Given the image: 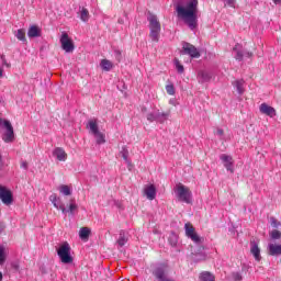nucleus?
<instances>
[{
    "label": "nucleus",
    "mask_w": 281,
    "mask_h": 281,
    "mask_svg": "<svg viewBox=\"0 0 281 281\" xmlns=\"http://www.w3.org/2000/svg\"><path fill=\"white\" fill-rule=\"evenodd\" d=\"M86 128L90 131V133L95 137L97 142H106V139L104 138V134H102V132H100V128L98 127L97 121L90 120L87 123Z\"/></svg>",
    "instance_id": "1a4fd4ad"
},
{
    "label": "nucleus",
    "mask_w": 281,
    "mask_h": 281,
    "mask_svg": "<svg viewBox=\"0 0 281 281\" xmlns=\"http://www.w3.org/2000/svg\"><path fill=\"white\" fill-rule=\"evenodd\" d=\"M175 245H177V241H175V243L172 244L173 247H175Z\"/></svg>",
    "instance_id": "4d7b16f0"
},
{
    "label": "nucleus",
    "mask_w": 281,
    "mask_h": 281,
    "mask_svg": "<svg viewBox=\"0 0 281 281\" xmlns=\"http://www.w3.org/2000/svg\"><path fill=\"white\" fill-rule=\"evenodd\" d=\"M161 281H175V280L166 278V279H162Z\"/></svg>",
    "instance_id": "5fc2aeb1"
},
{
    "label": "nucleus",
    "mask_w": 281,
    "mask_h": 281,
    "mask_svg": "<svg viewBox=\"0 0 281 281\" xmlns=\"http://www.w3.org/2000/svg\"><path fill=\"white\" fill-rule=\"evenodd\" d=\"M142 113H146V108H142Z\"/></svg>",
    "instance_id": "6e6d98bb"
},
{
    "label": "nucleus",
    "mask_w": 281,
    "mask_h": 281,
    "mask_svg": "<svg viewBox=\"0 0 281 281\" xmlns=\"http://www.w3.org/2000/svg\"><path fill=\"white\" fill-rule=\"evenodd\" d=\"M3 280V273L0 271V281Z\"/></svg>",
    "instance_id": "864d4df0"
},
{
    "label": "nucleus",
    "mask_w": 281,
    "mask_h": 281,
    "mask_svg": "<svg viewBox=\"0 0 281 281\" xmlns=\"http://www.w3.org/2000/svg\"><path fill=\"white\" fill-rule=\"evenodd\" d=\"M166 91L169 95H175V86L173 85H167Z\"/></svg>",
    "instance_id": "4c0bfd02"
},
{
    "label": "nucleus",
    "mask_w": 281,
    "mask_h": 281,
    "mask_svg": "<svg viewBox=\"0 0 281 281\" xmlns=\"http://www.w3.org/2000/svg\"><path fill=\"white\" fill-rule=\"evenodd\" d=\"M176 10L178 12V16L183 19L190 30H196V25L199 23L196 15L199 12V0H189L186 7L178 4Z\"/></svg>",
    "instance_id": "f257e3e1"
},
{
    "label": "nucleus",
    "mask_w": 281,
    "mask_h": 281,
    "mask_svg": "<svg viewBox=\"0 0 281 281\" xmlns=\"http://www.w3.org/2000/svg\"><path fill=\"white\" fill-rule=\"evenodd\" d=\"M0 78H3V69L0 68Z\"/></svg>",
    "instance_id": "603ef678"
},
{
    "label": "nucleus",
    "mask_w": 281,
    "mask_h": 281,
    "mask_svg": "<svg viewBox=\"0 0 281 281\" xmlns=\"http://www.w3.org/2000/svg\"><path fill=\"white\" fill-rule=\"evenodd\" d=\"M1 166H3V157L0 154V168H1Z\"/></svg>",
    "instance_id": "8fccbe9b"
},
{
    "label": "nucleus",
    "mask_w": 281,
    "mask_h": 281,
    "mask_svg": "<svg viewBox=\"0 0 281 281\" xmlns=\"http://www.w3.org/2000/svg\"><path fill=\"white\" fill-rule=\"evenodd\" d=\"M5 262V247L0 245V265Z\"/></svg>",
    "instance_id": "c9c22d12"
},
{
    "label": "nucleus",
    "mask_w": 281,
    "mask_h": 281,
    "mask_svg": "<svg viewBox=\"0 0 281 281\" xmlns=\"http://www.w3.org/2000/svg\"><path fill=\"white\" fill-rule=\"evenodd\" d=\"M0 128L4 130V133L2 135V139L4 142H14V127L12 126V123L9 120L0 119Z\"/></svg>",
    "instance_id": "39448f33"
},
{
    "label": "nucleus",
    "mask_w": 281,
    "mask_h": 281,
    "mask_svg": "<svg viewBox=\"0 0 281 281\" xmlns=\"http://www.w3.org/2000/svg\"><path fill=\"white\" fill-rule=\"evenodd\" d=\"M100 65L103 71H111V69H113V63H111L109 59H102Z\"/></svg>",
    "instance_id": "bb28decb"
},
{
    "label": "nucleus",
    "mask_w": 281,
    "mask_h": 281,
    "mask_svg": "<svg viewBox=\"0 0 281 281\" xmlns=\"http://www.w3.org/2000/svg\"><path fill=\"white\" fill-rule=\"evenodd\" d=\"M226 1L227 5H229V8H234L236 0H224Z\"/></svg>",
    "instance_id": "79ce46f5"
},
{
    "label": "nucleus",
    "mask_w": 281,
    "mask_h": 281,
    "mask_svg": "<svg viewBox=\"0 0 281 281\" xmlns=\"http://www.w3.org/2000/svg\"><path fill=\"white\" fill-rule=\"evenodd\" d=\"M244 56H246L247 58H251V56H254V53L244 50Z\"/></svg>",
    "instance_id": "37998d69"
},
{
    "label": "nucleus",
    "mask_w": 281,
    "mask_h": 281,
    "mask_svg": "<svg viewBox=\"0 0 281 281\" xmlns=\"http://www.w3.org/2000/svg\"><path fill=\"white\" fill-rule=\"evenodd\" d=\"M1 60H2V63H5V55H1Z\"/></svg>",
    "instance_id": "3c124183"
},
{
    "label": "nucleus",
    "mask_w": 281,
    "mask_h": 281,
    "mask_svg": "<svg viewBox=\"0 0 281 281\" xmlns=\"http://www.w3.org/2000/svg\"><path fill=\"white\" fill-rule=\"evenodd\" d=\"M273 3H276V5H281V0H273Z\"/></svg>",
    "instance_id": "09e8293b"
},
{
    "label": "nucleus",
    "mask_w": 281,
    "mask_h": 281,
    "mask_svg": "<svg viewBox=\"0 0 281 281\" xmlns=\"http://www.w3.org/2000/svg\"><path fill=\"white\" fill-rule=\"evenodd\" d=\"M0 200L4 205H12V202L14 201L12 198V191L3 186H0Z\"/></svg>",
    "instance_id": "9d476101"
},
{
    "label": "nucleus",
    "mask_w": 281,
    "mask_h": 281,
    "mask_svg": "<svg viewBox=\"0 0 281 281\" xmlns=\"http://www.w3.org/2000/svg\"><path fill=\"white\" fill-rule=\"evenodd\" d=\"M59 41H60L61 49H64L66 54H71L74 49H76V45H74V40H71V37H69V34H67L66 32L61 34Z\"/></svg>",
    "instance_id": "6e6552de"
},
{
    "label": "nucleus",
    "mask_w": 281,
    "mask_h": 281,
    "mask_svg": "<svg viewBox=\"0 0 281 281\" xmlns=\"http://www.w3.org/2000/svg\"><path fill=\"white\" fill-rule=\"evenodd\" d=\"M153 276L156 277V280H158V281L166 280V276H168L166 267L164 265H158L153 270Z\"/></svg>",
    "instance_id": "ddd939ff"
},
{
    "label": "nucleus",
    "mask_w": 281,
    "mask_h": 281,
    "mask_svg": "<svg viewBox=\"0 0 281 281\" xmlns=\"http://www.w3.org/2000/svg\"><path fill=\"white\" fill-rule=\"evenodd\" d=\"M2 65H3L4 67H8V68H11V67H12V65H10V64L8 63V60H5V59H4V61H2Z\"/></svg>",
    "instance_id": "49530a36"
},
{
    "label": "nucleus",
    "mask_w": 281,
    "mask_h": 281,
    "mask_svg": "<svg viewBox=\"0 0 281 281\" xmlns=\"http://www.w3.org/2000/svg\"><path fill=\"white\" fill-rule=\"evenodd\" d=\"M114 56H115L117 63H121V61H122V50L115 49V50H114Z\"/></svg>",
    "instance_id": "58836bf2"
},
{
    "label": "nucleus",
    "mask_w": 281,
    "mask_h": 281,
    "mask_svg": "<svg viewBox=\"0 0 281 281\" xmlns=\"http://www.w3.org/2000/svg\"><path fill=\"white\" fill-rule=\"evenodd\" d=\"M147 21L149 22V37L154 43H159V36L161 34V23L157 19V15L149 13Z\"/></svg>",
    "instance_id": "f03ea898"
},
{
    "label": "nucleus",
    "mask_w": 281,
    "mask_h": 281,
    "mask_svg": "<svg viewBox=\"0 0 281 281\" xmlns=\"http://www.w3.org/2000/svg\"><path fill=\"white\" fill-rule=\"evenodd\" d=\"M78 14L83 23H87V21H89V19L91 18V15L89 14V10L85 7H79Z\"/></svg>",
    "instance_id": "412c9836"
},
{
    "label": "nucleus",
    "mask_w": 281,
    "mask_h": 281,
    "mask_svg": "<svg viewBox=\"0 0 281 281\" xmlns=\"http://www.w3.org/2000/svg\"><path fill=\"white\" fill-rule=\"evenodd\" d=\"M144 192L149 201H155V196H157V188H155V184L147 186Z\"/></svg>",
    "instance_id": "f3484780"
},
{
    "label": "nucleus",
    "mask_w": 281,
    "mask_h": 281,
    "mask_svg": "<svg viewBox=\"0 0 281 281\" xmlns=\"http://www.w3.org/2000/svg\"><path fill=\"white\" fill-rule=\"evenodd\" d=\"M231 278L234 281H243V274L240 272H232Z\"/></svg>",
    "instance_id": "e433bc0d"
},
{
    "label": "nucleus",
    "mask_w": 281,
    "mask_h": 281,
    "mask_svg": "<svg viewBox=\"0 0 281 281\" xmlns=\"http://www.w3.org/2000/svg\"><path fill=\"white\" fill-rule=\"evenodd\" d=\"M223 130L222 128H217L216 131V135H218L220 137L223 136Z\"/></svg>",
    "instance_id": "de8ad7c7"
},
{
    "label": "nucleus",
    "mask_w": 281,
    "mask_h": 281,
    "mask_svg": "<svg viewBox=\"0 0 281 281\" xmlns=\"http://www.w3.org/2000/svg\"><path fill=\"white\" fill-rule=\"evenodd\" d=\"M91 235V229L89 227H82L79 231V237L81 240H89V236Z\"/></svg>",
    "instance_id": "393cba45"
},
{
    "label": "nucleus",
    "mask_w": 281,
    "mask_h": 281,
    "mask_svg": "<svg viewBox=\"0 0 281 281\" xmlns=\"http://www.w3.org/2000/svg\"><path fill=\"white\" fill-rule=\"evenodd\" d=\"M233 52H235V58L239 61L243 60V58H245V50L240 49L239 44H236L233 48Z\"/></svg>",
    "instance_id": "5701e85b"
},
{
    "label": "nucleus",
    "mask_w": 281,
    "mask_h": 281,
    "mask_svg": "<svg viewBox=\"0 0 281 281\" xmlns=\"http://www.w3.org/2000/svg\"><path fill=\"white\" fill-rule=\"evenodd\" d=\"M268 254L269 256H281V245L269 244Z\"/></svg>",
    "instance_id": "6ab92c4d"
},
{
    "label": "nucleus",
    "mask_w": 281,
    "mask_h": 281,
    "mask_svg": "<svg viewBox=\"0 0 281 281\" xmlns=\"http://www.w3.org/2000/svg\"><path fill=\"white\" fill-rule=\"evenodd\" d=\"M20 167H21L23 170H27V168H29L27 161L22 159V160L20 161Z\"/></svg>",
    "instance_id": "ea45409f"
},
{
    "label": "nucleus",
    "mask_w": 281,
    "mask_h": 281,
    "mask_svg": "<svg viewBox=\"0 0 281 281\" xmlns=\"http://www.w3.org/2000/svg\"><path fill=\"white\" fill-rule=\"evenodd\" d=\"M200 82H210L212 80V74L205 70H200L198 74Z\"/></svg>",
    "instance_id": "4be33fe9"
},
{
    "label": "nucleus",
    "mask_w": 281,
    "mask_h": 281,
    "mask_svg": "<svg viewBox=\"0 0 281 281\" xmlns=\"http://www.w3.org/2000/svg\"><path fill=\"white\" fill-rule=\"evenodd\" d=\"M59 192L64 194V196H71V189L67 184H61L59 187Z\"/></svg>",
    "instance_id": "7c9ffc66"
},
{
    "label": "nucleus",
    "mask_w": 281,
    "mask_h": 281,
    "mask_svg": "<svg viewBox=\"0 0 281 281\" xmlns=\"http://www.w3.org/2000/svg\"><path fill=\"white\" fill-rule=\"evenodd\" d=\"M27 36L29 38H38V36H41V27H38L37 25L30 26L27 31Z\"/></svg>",
    "instance_id": "aec40b11"
},
{
    "label": "nucleus",
    "mask_w": 281,
    "mask_h": 281,
    "mask_svg": "<svg viewBox=\"0 0 281 281\" xmlns=\"http://www.w3.org/2000/svg\"><path fill=\"white\" fill-rule=\"evenodd\" d=\"M205 258H207L205 252H199V254L194 255L193 260H194V262H203V260H205Z\"/></svg>",
    "instance_id": "2f4dec72"
},
{
    "label": "nucleus",
    "mask_w": 281,
    "mask_h": 281,
    "mask_svg": "<svg viewBox=\"0 0 281 281\" xmlns=\"http://www.w3.org/2000/svg\"><path fill=\"white\" fill-rule=\"evenodd\" d=\"M250 254L254 256L257 262H260V260H262V256H260V247H258V244L256 241L250 243Z\"/></svg>",
    "instance_id": "dca6fc26"
},
{
    "label": "nucleus",
    "mask_w": 281,
    "mask_h": 281,
    "mask_svg": "<svg viewBox=\"0 0 281 281\" xmlns=\"http://www.w3.org/2000/svg\"><path fill=\"white\" fill-rule=\"evenodd\" d=\"M270 238L272 240H280L281 238V232L278 231V229H273L271 233H270Z\"/></svg>",
    "instance_id": "473e14b6"
},
{
    "label": "nucleus",
    "mask_w": 281,
    "mask_h": 281,
    "mask_svg": "<svg viewBox=\"0 0 281 281\" xmlns=\"http://www.w3.org/2000/svg\"><path fill=\"white\" fill-rule=\"evenodd\" d=\"M53 157L57 159V161H67V151H65L61 147H56L53 149Z\"/></svg>",
    "instance_id": "2eb2a0df"
},
{
    "label": "nucleus",
    "mask_w": 281,
    "mask_h": 281,
    "mask_svg": "<svg viewBox=\"0 0 281 281\" xmlns=\"http://www.w3.org/2000/svg\"><path fill=\"white\" fill-rule=\"evenodd\" d=\"M50 201L57 210H60L63 214H70V216H76V212H78V204H76V201L70 200V204L67 207H65V204L58 203V198H56L55 194L50 195Z\"/></svg>",
    "instance_id": "7ed1b4c3"
},
{
    "label": "nucleus",
    "mask_w": 281,
    "mask_h": 281,
    "mask_svg": "<svg viewBox=\"0 0 281 281\" xmlns=\"http://www.w3.org/2000/svg\"><path fill=\"white\" fill-rule=\"evenodd\" d=\"M14 36L18 38V41H21V43H27V38L25 37V29H20L14 33Z\"/></svg>",
    "instance_id": "a878e982"
},
{
    "label": "nucleus",
    "mask_w": 281,
    "mask_h": 281,
    "mask_svg": "<svg viewBox=\"0 0 281 281\" xmlns=\"http://www.w3.org/2000/svg\"><path fill=\"white\" fill-rule=\"evenodd\" d=\"M120 155H122L125 164H127L128 168H131V160L128 159V146H123L120 150Z\"/></svg>",
    "instance_id": "b1692460"
},
{
    "label": "nucleus",
    "mask_w": 281,
    "mask_h": 281,
    "mask_svg": "<svg viewBox=\"0 0 281 281\" xmlns=\"http://www.w3.org/2000/svg\"><path fill=\"white\" fill-rule=\"evenodd\" d=\"M170 117V110L166 112H160L159 110H156V122H159V124H164L166 120Z\"/></svg>",
    "instance_id": "a211bd4d"
},
{
    "label": "nucleus",
    "mask_w": 281,
    "mask_h": 281,
    "mask_svg": "<svg viewBox=\"0 0 281 281\" xmlns=\"http://www.w3.org/2000/svg\"><path fill=\"white\" fill-rule=\"evenodd\" d=\"M270 223H271L272 227H278V225H280V222H278V220H276V217H271Z\"/></svg>",
    "instance_id": "a19ab883"
},
{
    "label": "nucleus",
    "mask_w": 281,
    "mask_h": 281,
    "mask_svg": "<svg viewBox=\"0 0 281 281\" xmlns=\"http://www.w3.org/2000/svg\"><path fill=\"white\" fill-rule=\"evenodd\" d=\"M11 267H12V269H14V271H19V263L13 262V263L11 265Z\"/></svg>",
    "instance_id": "a18cd8bd"
},
{
    "label": "nucleus",
    "mask_w": 281,
    "mask_h": 281,
    "mask_svg": "<svg viewBox=\"0 0 281 281\" xmlns=\"http://www.w3.org/2000/svg\"><path fill=\"white\" fill-rule=\"evenodd\" d=\"M245 85V80H236L235 81V87L237 89V92L239 93V95H243V93H245V88H243Z\"/></svg>",
    "instance_id": "c756f323"
},
{
    "label": "nucleus",
    "mask_w": 281,
    "mask_h": 281,
    "mask_svg": "<svg viewBox=\"0 0 281 281\" xmlns=\"http://www.w3.org/2000/svg\"><path fill=\"white\" fill-rule=\"evenodd\" d=\"M200 281H215V277L212 272L205 271L201 273Z\"/></svg>",
    "instance_id": "c85d7f7f"
},
{
    "label": "nucleus",
    "mask_w": 281,
    "mask_h": 281,
    "mask_svg": "<svg viewBox=\"0 0 281 281\" xmlns=\"http://www.w3.org/2000/svg\"><path fill=\"white\" fill-rule=\"evenodd\" d=\"M221 161L224 165V168H226V170L228 172H234V158L227 154H222L220 156Z\"/></svg>",
    "instance_id": "f8f14e48"
},
{
    "label": "nucleus",
    "mask_w": 281,
    "mask_h": 281,
    "mask_svg": "<svg viewBox=\"0 0 281 281\" xmlns=\"http://www.w3.org/2000/svg\"><path fill=\"white\" fill-rule=\"evenodd\" d=\"M146 119L148 122H157V110L148 113Z\"/></svg>",
    "instance_id": "f704fd0d"
},
{
    "label": "nucleus",
    "mask_w": 281,
    "mask_h": 281,
    "mask_svg": "<svg viewBox=\"0 0 281 281\" xmlns=\"http://www.w3.org/2000/svg\"><path fill=\"white\" fill-rule=\"evenodd\" d=\"M260 113L268 115V117H276V109L267 103H261L259 106Z\"/></svg>",
    "instance_id": "4468645a"
},
{
    "label": "nucleus",
    "mask_w": 281,
    "mask_h": 281,
    "mask_svg": "<svg viewBox=\"0 0 281 281\" xmlns=\"http://www.w3.org/2000/svg\"><path fill=\"white\" fill-rule=\"evenodd\" d=\"M180 54L182 56H190V58H201L199 49L188 42H182V49L180 50Z\"/></svg>",
    "instance_id": "0eeeda50"
},
{
    "label": "nucleus",
    "mask_w": 281,
    "mask_h": 281,
    "mask_svg": "<svg viewBox=\"0 0 281 281\" xmlns=\"http://www.w3.org/2000/svg\"><path fill=\"white\" fill-rule=\"evenodd\" d=\"M176 196L182 203H192V191L183 184H178L176 189Z\"/></svg>",
    "instance_id": "423d86ee"
},
{
    "label": "nucleus",
    "mask_w": 281,
    "mask_h": 281,
    "mask_svg": "<svg viewBox=\"0 0 281 281\" xmlns=\"http://www.w3.org/2000/svg\"><path fill=\"white\" fill-rule=\"evenodd\" d=\"M128 243V238H126V233L124 231L120 232V237L117 239L119 247H124Z\"/></svg>",
    "instance_id": "cd10ccee"
},
{
    "label": "nucleus",
    "mask_w": 281,
    "mask_h": 281,
    "mask_svg": "<svg viewBox=\"0 0 281 281\" xmlns=\"http://www.w3.org/2000/svg\"><path fill=\"white\" fill-rule=\"evenodd\" d=\"M5 231V224L0 222V234Z\"/></svg>",
    "instance_id": "c03bdc74"
},
{
    "label": "nucleus",
    "mask_w": 281,
    "mask_h": 281,
    "mask_svg": "<svg viewBox=\"0 0 281 281\" xmlns=\"http://www.w3.org/2000/svg\"><path fill=\"white\" fill-rule=\"evenodd\" d=\"M57 255L64 265H71V262H74V257H71V246H69V243L67 241L61 244L57 249Z\"/></svg>",
    "instance_id": "20e7f679"
},
{
    "label": "nucleus",
    "mask_w": 281,
    "mask_h": 281,
    "mask_svg": "<svg viewBox=\"0 0 281 281\" xmlns=\"http://www.w3.org/2000/svg\"><path fill=\"white\" fill-rule=\"evenodd\" d=\"M184 232H186V236L188 238H191V240H193V243H196L198 245H199V243H201V237L196 234V232L194 231V226H192V224L186 223Z\"/></svg>",
    "instance_id": "9b49d317"
},
{
    "label": "nucleus",
    "mask_w": 281,
    "mask_h": 281,
    "mask_svg": "<svg viewBox=\"0 0 281 281\" xmlns=\"http://www.w3.org/2000/svg\"><path fill=\"white\" fill-rule=\"evenodd\" d=\"M173 61H175V66L178 74H183V71H186V69L183 68V65H181V63L177 58H175Z\"/></svg>",
    "instance_id": "72a5a7b5"
}]
</instances>
